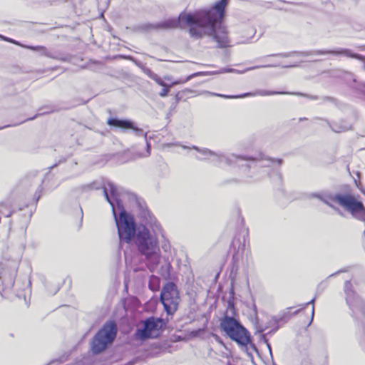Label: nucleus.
<instances>
[{
	"instance_id": "obj_1",
	"label": "nucleus",
	"mask_w": 365,
	"mask_h": 365,
	"mask_svg": "<svg viewBox=\"0 0 365 365\" xmlns=\"http://www.w3.org/2000/svg\"><path fill=\"white\" fill-rule=\"evenodd\" d=\"M228 0H219L211 9L197 11L194 13L182 12L178 18H170L157 23H145L139 25L141 31L169 30L189 26L190 36L200 39L203 36H212L219 48L230 46L227 31L222 24L225 7Z\"/></svg>"
},
{
	"instance_id": "obj_2",
	"label": "nucleus",
	"mask_w": 365,
	"mask_h": 365,
	"mask_svg": "<svg viewBox=\"0 0 365 365\" xmlns=\"http://www.w3.org/2000/svg\"><path fill=\"white\" fill-rule=\"evenodd\" d=\"M135 200L139 210L140 216L145 220V225H140L133 240L138 252L145 256L148 262V267L153 272L160 260V252L158 234L161 233L162 229L156 218L150 213L145 202L135 195H131Z\"/></svg>"
},
{
	"instance_id": "obj_3",
	"label": "nucleus",
	"mask_w": 365,
	"mask_h": 365,
	"mask_svg": "<svg viewBox=\"0 0 365 365\" xmlns=\"http://www.w3.org/2000/svg\"><path fill=\"white\" fill-rule=\"evenodd\" d=\"M181 147L186 150L193 149L205 156V158H202L196 155L195 158L198 160H205L209 158H211L210 161L215 163L217 165H221L223 163L229 166L236 165L245 177L250 178H252L256 176L257 170L259 168L269 167L270 165L274 163H277L278 165H282L283 162L281 158L274 159L267 158L262 153L255 156L249 155H225L222 153H215L208 148H200L196 145L189 147L182 145Z\"/></svg>"
},
{
	"instance_id": "obj_4",
	"label": "nucleus",
	"mask_w": 365,
	"mask_h": 365,
	"mask_svg": "<svg viewBox=\"0 0 365 365\" xmlns=\"http://www.w3.org/2000/svg\"><path fill=\"white\" fill-rule=\"evenodd\" d=\"M220 328L226 336L236 342L249 357L253 359L252 351H257V349L252 342L250 331L237 319L225 314L220 319Z\"/></svg>"
},
{
	"instance_id": "obj_5",
	"label": "nucleus",
	"mask_w": 365,
	"mask_h": 365,
	"mask_svg": "<svg viewBox=\"0 0 365 365\" xmlns=\"http://www.w3.org/2000/svg\"><path fill=\"white\" fill-rule=\"evenodd\" d=\"M110 189L114 197L112 200L114 204L110 207L116 224L119 240L120 241L130 243L133 241L138 227L133 217L125 210L121 200L117 199L116 195L114 194L113 187H110Z\"/></svg>"
},
{
	"instance_id": "obj_6",
	"label": "nucleus",
	"mask_w": 365,
	"mask_h": 365,
	"mask_svg": "<svg viewBox=\"0 0 365 365\" xmlns=\"http://www.w3.org/2000/svg\"><path fill=\"white\" fill-rule=\"evenodd\" d=\"M118 327L115 321H107L93 336L91 341V350L94 354H100L115 341Z\"/></svg>"
},
{
	"instance_id": "obj_7",
	"label": "nucleus",
	"mask_w": 365,
	"mask_h": 365,
	"mask_svg": "<svg viewBox=\"0 0 365 365\" xmlns=\"http://www.w3.org/2000/svg\"><path fill=\"white\" fill-rule=\"evenodd\" d=\"M160 301L168 315H173L177 312L180 298L178 287L174 282H168L163 286Z\"/></svg>"
},
{
	"instance_id": "obj_8",
	"label": "nucleus",
	"mask_w": 365,
	"mask_h": 365,
	"mask_svg": "<svg viewBox=\"0 0 365 365\" xmlns=\"http://www.w3.org/2000/svg\"><path fill=\"white\" fill-rule=\"evenodd\" d=\"M326 54H331L334 56H344L349 58H355L361 61H365V56L354 53L351 50L348 48H338L336 50H314L309 51H292L288 53H281L277 54H274L273 56H280L283 58L291 57L293 56H309L312 55H326ZM269 56H272L270 55Z\"/></svg>"
},
{
	"instance_id": "obj_9",
	"label": "nucleus",
	"mask_w": 365,
	"mask_h": 365,
	"mask_svg": "<svg viewBox=\"0 0 365 365\" xmlns=\"http://www.w3.org/2000/svg\"><path fill=\"white\" fill-rule=\"evenodd\" d=\"M344 289L346 294V304L352 312V316L358 320H361L365 317V307L363 300L353 290L351 281L346 280L345 282Z\"/></svg>"
},
{
	"instance_id": "obj_10",
	"label": "nucleus",
	"mask_w": 365,
	"mask_h": 365,
	"mask_svg": "<svg viewBox=\"0 0 365 365\" xmlns=\"http://www.w3.org/2000/svg\"><path fill=\"white\" fill-rule=\"evenodd\" d=\"M164 326L165 322L162 319L149 317L144 321L142 328L137 329L135 337L142 341L158 337V334L155 332L162 329Z\"/></svg>"
},
{
	"instance_id": "obj_11",
	"label": "nucleus",
	"mask_w": 365,
	"mask_h": 365,
	"mask_svg": "<svg viewBox=\"0 0 365 365\" xmlns=\"http://www.w3.org/2000/svg\"><path fill=\"white\" fill-rule=\"evenodd\" d=\"M107 124L110 127L120 128L122 130H133L138 136H144L146 141L147 156L150 155L151 146L147 140V133L143 130L135 126V123L128 119H120L116 117H110L107 120Z\"/></svg>"
},
{
	"instance_id": "obj_12",
	"label": "nucleus",
	"mask_w": 365,
	"mask_h": 365,
	"mask_svg": "<svg viewBox=\"0 0 365 365\" xmlns=\"http://www.w3.org/2000/svg\"><path fill=\"white\" fill-rule=\"evenodd\" d=\"M110 187H113V190L115 191L114 194L116 195L117 199L120 200L121 197V191L119 190L117 186L111 181L106 180L104 181L103 183H101L99 182L95 181L86 185H83L81 186L82 191H88L91 190H99L102 189L103 192V195L107 200V202L110 204V205H113L114 203H113L112 200L114 198L113 197V192H111V190L110 189Z\"/></svg>"
},
{
	"instance_id": "obj_13",
	"label": "nucleus",
	"mask_w": 365,
	"mask_h": 365,
	"mask_svg": "<svg viewBox=\"0 0 365 365\" xmlns=\"http://www.w3.org/2000/svg\"><path fill=\"white\" fill-rule=\"evenodd\" d=\"M16 272L7 267H3L0 271V287L2 291L11 289L15 282Z\"/></svg>"
},
{
	"instance_id": "obj_14",
	"label": "nucleus",
	"mask_w": 365,
	"mask_h": 365,
	"mask_svg": "<svg viewBox=\"0 0 365 365\" xmlns=\"http://www.w3.org/2000/svg\"><path fill=\"white\" fill-rule=\"evenodd\" d=\"M28 48L32 51H38L41 53V55L45 56L48 58H53V59H58L63 61H66V57L61 56L59 53H52L48 51V49L43 46H27Z\"/></svg>"
},
{
	"instance_id": "obj_15",
	"label": "nucleus",
	"mask_w": 365,
	"mask_h": 365,
	"mask_svg": "<svg viewBox=\"0 0 365 365\" xmlns=\"http://www.w3.org/2000/svg\"><path fill=\"white\" fill-rule=\"evenodd\" d=\"M288 318V314L284 313L280 315L274 316L268 322V326L272 327V329L267 332V334H273L279 329V324L281 322H287Z\"/></svg>"
},
{
	"instance_id": "obj_16",
	"label": "nucleus",
	"mask_w": 365,
	"mask_h": 365,
	"mask_svg": "<svg viewBox=\"0 0 365 365\" xmlns=\"http://www.w3.org/2000/svg\"><path fill=\"white\" fill-rule=\"evenodd\" d=\"M238 246L237 250L233 254L232 261L234 262H237L240 259L239 252L241 251L242 252L245 249V239L243 237V241L242 242L240 238L235 237L231 243L230 248L236 250V247Z\"/></svg>"
},
{
	"instance_id": "obj_17",
	"label": "nucleus",
	"mask_w": 365,
	"mask_h": 365,
	"mask_svg": "<svg viewBox=\"0 0 365 365\" xmlns=\"http://www.w3.org/2000/svg\"><path fill=\"white\" fill-rule=\"evenodd\" d=\"M327 124L329 125V126L330 127V128L331 129V130L335 133L345 132V131L349 130L351 128V125L344 120H339L338 122H332V123H330L327 120Z\"/></svg>"
},
{
	"instance_id": "obj_18",
	"label": "nucleus",
	"mask_w": 365,
	"mask_h": 365,
	"mask_svg": "<svg viewBox=\"0 0 365 365\" xmlns=\"http://www.w3.org/2000/svg\"><path fill=\"white\" fill-rule=\"evenodd\" d=\"M170 93H159L160 96L165 98H170L171 102H170V108H175L176 104L182 99V94L184 93H172L170 95H169Z\"/></svg>"
},
{
	"instance_id": "obj_19",
	"label": "nucleus",
	"mask_w": 365,
	"mask_h": 365,
	"mask_svg": "<svg viewBox=\"0 0 365 365\" xmlns=\"http://www.w3.org/2000/svg\"><path fill=\"white\" fill-rule=\"evenodd\" d=\"M330 76L334 78H346L350 77L352 78V74L349 72L345 71L342 69H333L329 72Z\"/></svg>"
},
{
	"instance_id": "obj_20",
	"label": "nucleus",
	"mask_w": 365,
	"mask_h": 365,
	"mask_svg": "<svg viewBox=\"0 0 365 365\" xmlns=\"http://www.w3.org/2000/svg\"><path fill=\"white\" fill-rule=\"evenodd\" d=\"M213 96H219L224 98H243L252 96L255 93H242L240 95H224L221 93H210Z\"/></svg>"
},
{
	"instance_id": "obj_21",
	"label": "nucleus",
	"mask_w": 365,
	"mask_h": 365,
	"mask_svg": "<svg viewBox=\"0 0 365 365\" xmlns=\"http://www.w3.org/2000/svg\"><path fill=\"white\" fill-rule=\"evenodd\" d=\"M259 93L262 94V95H267V94H274L275 93ZM291 93L292 94H297V95H299L301 96H303V97L307 98L310 100H318L319 99V98L317 96L310 95V94H307V93Z\"/></svg>"
},
{
	"instance_id": "obj_22",
	"label": "nucleus",
	"mask_w": 365,
	"mask_h": 365,
	"mask_svg": "<svg viewBox=\"0 0 365 365\" xmlns=\"http://www.w3.org/2000/svg\"><path fill=\"white\" fill-rule=\"evenodd\" d=\"M158 280H159L158 278L156 277L152 276L150 277V279L149 281V284H148L150 289H151L152 291H155L157 289V286L155 285L153 283L155 282V283L158 284Z\"/></svg>"
},
{
	"instance_id": "obj_23",
	"label": "nucleus",
	"mask_w": 365,
	"mask_h": 365,
	"mask_svg": "<svg viewBox=\"0 0 365 365\" xmlns=\"http://www.w3.org/2000/svg\"><path fill=\"white\" fill-rule=\"evenodd\" d=\"M314 298H313L312 299H311L309 302H307L305 304H304V307L309 305V304H312V317H311V320L309 322V324H310L313 320V318H314Z\"/></svg>"
},
{
	"instance_id": "obj_24",
	"label": "nucleus",
	"mask_w": 365,
	"mask_h": 365,
	"mask_svg": "<svg viewBox=\"0 0 365 365\" xmlns=\"http://www.w3.org/2000/svg\"><path fill=\"white\" fill-rule=\"evenodd\" d=\"M162 249L164 252H168L170 250V245L167 240H165L162 243Z\"/></svg>"
},
{
	"instance_id": "obj_25",
	"label": "nucleus",
	"mask_w": 365,
	"mask_h": 365,
	"mask_svg": "<svg viewBox=\"0 0 365 365\" xmlns=\"http://www.w3.org/2000/svg\"><path fill=\"white\" fill-rule=\"evenodd\" d=\"M41 191H42V189L41 187H39L34 195V200H36V202H37L38 201V200L40 199Z\"/></svg>"
},
{
	"instance_id": "obj_26",
	"label": "nucleus",
	"mask_w": 365,
	"mask_h": 365,
	"mask_svg": "<svg viewBox=\"0 0 365 365\" xmlns=\"http://www.w3.org/2000/svg\"><path fill=\"white\" fill-rule=\"evenodd\" d=\"M322 103H325V102H330V103H336V100L334 98H330V97H324L322 99Z\"/></svg>"
},
{
	"instance_id": "obj_27",
	"label": "nucleus",
	"mask_w": 365,
	"mask_h": 365,
	"mask_svg": "<svg viewBox=\"0 0 365 365\" xmlns=\"http://www.w3.org/2000/svg\"><path fill=\"white\" fill-rule=\"evenodd\" d=\"M267 334H268L267 333V334H262L260 335V339L262 342H264L265 344H267V343H269L268 341V339L267 338Z\"/></svg>"
},
{
	"instance_id": "obj_28",
	"label": "nucleus",
	"mask_w": 365,
	"mask_h": 365,
	"mask_svg": "<svg viewBox=\"0 0 365 365\" xmlns=\"http://www.w3.org/2000/svg\"><path fill=\"white\" fill-rule=\"evenodd\" d=\"M0 37H1L2 39H4V40H5V41H8V42H11V43H13L17 44V42H16L15 40H14V39H11V38H10L5 37V36H0Z\"/></svg>"
},
{
	"instance_id": "obj_29",
	"label": "nucleus",
	"mask_w": 365,
	"mask_h": 365,
	"mask_svg": "<svg viewBox=\"0 0 365 365\" xmlns=\"http://www.w3.org/2000/svg\"><path fill=\"white\" fill-rule=\"evenodd\" d=\"M346 271H347L346 269H340V270H339V271H337V272H334V273H333V274H331L329 276V277H331L336 276V275H337V274H339V273L345 272H346Z\"/></svg>"
},
{
	"instance_id": "obj_30",
	"label": "nucleus",
	"mask_w": 365,
	"mask_h": 365,
	"mask_svg": "<svg viewBox=\"0 0 365 365\" xmlns=\"http://www.w3.org/2000/svg\"><path fill=\"white\" fill-rule=\"evenodd\" d=\"M41 115V113L36 114V115H34V116H33V117L29 118H27V119H26V120H24L21 121V123H24V122H25V121H26V120H34V119H35L38 115Z\"/></svg>"
},
{
	"instance_id": "obj_31",
	"label": "nucleus",
	"mask_w": 365,
	"mask_h": 365,
	"mask_svg": "<svg viewBox=\"0 0 365 365\" xmlns=\"http://www.w3.org/2000/svg\"><path fill=\"white\" fill-rule=\"evenodd\" d=\"M158 83H159V84H160V85H162V86H164V88L162 89V91H163V92L169 91V88H167V87H165V86L163 84L162 81H158Z\"/></svg>"
},
{
	"instance_id": "obj_32",
	"label": "nucleus",
	"mask_w": 365,
	"mask_h": 365,
	"mask_svg": "<svg viewBox=\"0 0 365 365\" xmlns=\"http://www.w3.org/2000/svg\"><path fill=\"white\" fill-rule=\"evenodd\" d=\"M266 345H267V349H269L270 355L272 356V347H271L270 344L267 343Z\"/></svg>"
},
{
	"instance_id": "obj_33",
	"label": "nucleus",
	"mask_w": 365,
	"mask_h": 365,
	"mask_svg": "<svg viewBox=\"0 0 365 365\" xmlns=\"http://www.w3.org/2000/svg\"><path fill=\"white\" fill-rule=\"evenodd\" d=\"M253 312L255 313V315L257 314V306L255 304H253Z\"/></svg>"
},
{
	"instance_id": "obj_34",
	"label": "nucleus",
	"mask_w": 365,
	"mask_h": 365,
	"mask_svg": "<svg viewBox=\"0 0 365 365\" xmlns=\"http://www.w3.org/2000/svg\"><path fill=\"white\" fill-rule=\"evenodd\" d=\"M267 327H266L264 329H259L258 330L256 331L255 334H257L258 332L262 334L266 329H267Z\"/></svg>"
},
{
	"instance_id": "obj_35",
	"label": "nucleus",
	"mask_w": 365,
	"mask_h": 365,
	"mask_svg": "<svg viewBox=\"0 0 365 365\" xmlns=\"http://www.w3.org/2000/svg\"><path fill=\"white\" fill-rule=\"evenodd\" d=\"M171 268H172V265H171L170 262H168V264H167V269H168V272H170V269Z\"/></svg>"
},
{
	"instance_id": "obj_36",
	"label": "nucleus",
	"mask_w": 365,
	"mask_h": 365,
	"mask_svg": "<svg viewBox=\"0 0 365 365\" xmlns=\"http://www.w3.org/2000/svg\"><path fill=\"white\" fill-rule=\"evenodd\" d=\"M90 98H88L86 101H83L82 102L78 103V104H84V103H87L90 100Z\"/></svg>"
},
{
	"instance_id": "obj_37",
	"label": "nucleus",
	"mask_w": 365,
	"mask_h": 365,
	"mask_svg": "<svg viewBox=\"0 0 365 365\" xmlns=\"http://www.w3.org/2000/svg\"><path fill=\"white\" fill-rule=\"evenodd\" d=\"M11 215H12V212H9V213H7V214H4L5 217H11Z\"/></svg>"
},
{
	"instance_id": "obj_38",
	"label": "nucleus",
	"mask_w": 365,
	"mask_h": 365,
	"mask_svg": "<svg viewBox=\"0 0 365 365\" xmlns=\"http://www.w3.org/2000/svg\"><path fill=\"white\" fill-rule=\"evenodd\" d=\"M227 72H234V71H237L235 69H233V68H229L227 70Z\"/></svg>"
},
{
	"instance_id": "obj_39",
	"label": "nucleus",
	"mask_w": 365,
	"mask_h": 365,
	"mask_svg": "<svg viewBox=\"0 0 365 365\" xmlns=\"http://www.w3.org/2000/svg\"><path fill=\"white\" fill-rule=\"evenodd\" d=\"M57 165H58V163L54 164L53 165L51 166V167L49 168V169L51 170V169L53 168L54 167H56V166H57Z\"/></svg>"
},
{
	"instance_id": "obj_40",
	"label": "nucleus",
	"mask_w": 365,
	"mask_h": 365,
	"mask_svg": "<svg viewBox=\"0 0 365 365\" xmlns=\"http://www.w3.org/2000/svg\"><path fill=\"white\" fill-rule=\"evenodd\" d=\"M9 126H10L9 125H4V126H3V127H0V130H1V129H3V128H4L9 127Z\"/></svg>"
},
{
	"instance_id": "obj_41",
	"label": "nucleus",
	"mask_w": 365,
	"mask_h": 365,
	"mask_svg": "<svg viewBox=\"0 0 365 365\" xmlns=\"http://www.w3.org/2000/svg\"><path fill=\"white\" fill-rule=\"evenodd\" d=\"M355 183H356V187L359 188L360 183H358L356 180H355Z\"/></svg>"
},
{
	"instance_id": "obj_42",
	"label": "nucleus",
	"mask_w": 365,
	"mask_h": 365,
	"mask_svg": "<svg viewBox=\"0 0 365 365\" xmlns=\"http://www.w3.org/2000/svg\"><path fill=\"white\" fill-rule=\"evenodd\" d=\"M307 120V118H299V121H302V120Z\"/></svg>"
},
{
	"instance_id": "obj_43",
	"label": "nucleus",
	"mask_w": 365,
	"mask_h": 365,
	"mask_svg": "<svg viewBox=\"0 0 365 365\" xmlns=\"http://www.w3.org/2000/svg\"><path fill=\"white\" fill-rule=\"evenodd\" d=\"M294 66H295V65L287 66H285V67H286V68H289V67H294Z\"/></svg>"
},
{
	"instance_id": "obj_44",
	"label": "nucleus",
	"mask_w": 365,
	"mask_h": 365,
	"mask_svg": "<svg viewBox=\"0 0 365 365\" xmlns=\"http://www.w3.org/2000/svg\"><path fill=\"white\" fill-rule=\"evenodd\" d=\"M64 161H66V158H64V159H63V160H59V163H61V162H64Z\"/></svg>"
},
{
	"instance_id": "obj_45",
	"label": "nucleus",
	"mask_w": 365,
	"mask_h": 365,
	"mask_svg": "<svg viewBox=\"0 0 365 365\" xmlns=\"http://www.w3.org/2000/svg\"><path fill=\"white\" fill-rule=\"evenodd\" d=\"M361 190V192L365 195V190Z\"/></svg>"
},
{
	"instance_id": "obj_46",
	"label": "nucleus",
	"mask_w": 365,
	"mask_h": 365,
	"mask_svg": "<svg viewBox=\"0 0 365 365\" xmlns=\"http://www.w3.org/2000/svg\"><path fill=\"white\" fill-rule=\"evenodd\" d=\"M185 91L191 92L192 91L191 90H186Z\"/></svg>"
},
{
	"instance_id": "obj_47",
	"label": "nucleus",
	"mask_w": 365,
	"mask_h": 365,
	"mask_svg": "<svg viewBox=\"0 0 365 365\" xmlns=\"http://www.w3.org/2000/svg\"><path fill=\"white\" fill-rule=\"evenodd\" d=\"M227 365H231L230 363H227Z\"/></svg>"
}]
</instances>
